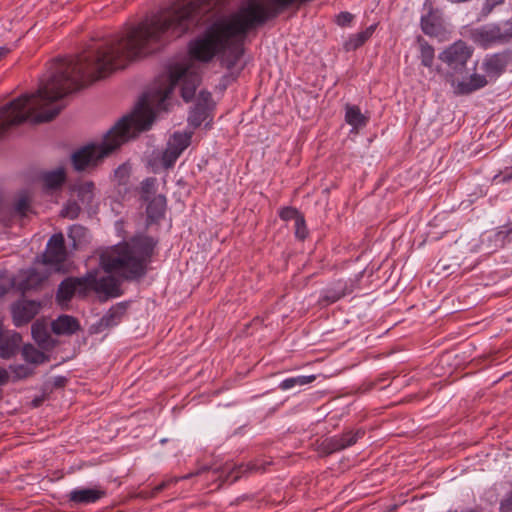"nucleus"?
<instances>
[{"instance_id":"1","label":"nucleus","mask_w":512,"mask_h":512,"mask_svg":"<svg viewBox=\"0 0 512 512\" xmlns=\"http://www.w3.org/2000/svg\"><path fill=\"white\" fill-rule=\"evenodd\" d=\"M226 0H189L173 5L145 18L127 31L94 41L77 56L54 60L47 79L38 90L22 94L0 108V139L15 125L30 119L33 123L53 120L63 109L53 105L129 63L162 49L179 38Z\"/></svg>"},{"instance_id":"2","label":"nucleus","mask_w":512,"mask_h":512,"mask_svg":"<svg viewBox=\"0 0 512 512\" xmlns=\"http://www.w3.org/2000/svg\"><path fill=\"white\" fill-rule=\"evenodd\" d=\"M153 115L145 101L136 105L134 111L122 117L104 135L101 143L88 144L72 154V165L77 171L95 167L102 159L118 149L123 143L150 129Z\"/></svg>"},{"instance_id":"3","label":"nucleus","mask_w":512,"mask_h":512,"mask_svg":"<svg viewBox=\"0 0 512 512\" xmlns=\"http://www.w3.org/2000/svg\"><path fill=\"white\" fill-rule=\"evenodd\" d=\"M158 240L140 234L129 241L115 245L100 256V264L107 273H117L127 281L144 277L148 271Z\"/></svg>"},{"instance_id":"4","label":"nucleus","mask_w":512,"mask_h":512,"mask_svg":"<svg viewBox=\"0 0 512 512\" xmlns=\"http://www.w3.org/2000/svg\"><path fill=\"white\" fill-rule=\"evenodd\" d=\"M199 83L200 75L197 72L187 66L175 65L170 69L166 85L144 94L138 104L145 101L154 120L156 112L168 110L167 100L177 85L181 84V96L185 102H189L193 99Z\"/></svg>"},{"instance_id":"5","label":"nucleus","mask_w":512,"mask_h":512,"mask_svg":"<svg viewBox=\"0 0 512 512\" xmlns=\"http://www.w3.org/2000/svg\"><path fill=\"white\" fill-rule=\"evenodd\" d=\"M473 48L466 42L458 40L439 54V59L448 67V77L455 85V77L466 73V64L472 57Z\"/></svg>"},{"instance_id":"6","label":"nucleus","mask_w":512,"mask_h":512,"mask_svg":"<svg viewBox=\"0 0 512 512\" xmlns=\"http://www.w3.org/2000/svg\"><path fill=\"white\" fill-rule=\"evenodd\" d=\"M85 282L86 294L94 291L104 299L116 298L122 295L121 283L112 275L99 276L98 271H89L83 276Z\"/></svg>"},{"instance_id":"7","label":"nucleus","mask_w":512,"mask_h":512,"mask_svg":"<svg viewBox=\"0 0 512 512\" xmlns=\"http://www.w3.org/2000/svg\"><path fill=\"white\" fill-rule=\"evenodd\" d=\"M423 10L425 13L420 20L423 33L430 37L442 38L446 34V28L441 10L434 8L431 0H425Z\"/></svg>"},{"instance_id":"8","label":"nucleus","mask_w":512,"mask_h":512,"mask_svg":"<svg viewBox=\"0 0 512 512\" xmlns=\"http://www.w3.org/2000/svg\"><path fill=\"white\" fill-rule=\"evenodd\" d=\"M364 435L365 430L362 428L346 430L341 435H335L323 440L320 444V450L326 455L333 454L353 446L359 439L363 438Z\"/></svg>"},{"instance_id":"9","label":"nucleus","mask_w":512,"mask_h":512,"mask_svg":"<svg viewBox=\"0 0 512 512\" xmlns=\"http://www.w3.org/2000/svg\"><path fill=\"white\" fill-rule=\"evenodd\" d=\"M512 65V51H504L486 55L482 63V69L491 80L498 79Z\"/></svg>"},{"instance_id":"10","label":"nucleus","mask_w":512,"mask_h":512,"mask_svg":"<svg viewBox=\"0 0 512 512\" xmlns=\"http://www.w3.org/2000/svg\"><path fill=\"white\" fill-rule=\"evenodd\" d=\"M106 496V489L101 485H95L94 487H80L71 490L67 494V500L71 505H89Z\"/></svg>"},{"instance_id":"11","label":"nucleus","mask_w":512,"mask_h":512,"mask_svg":"<svg viewBox=\"0 0 512 512\" xmlns=\"http://www.w3.org/2000/svg\"><path fill=\"white\" fill-rule=\"evenodd\" d=\"M67 251L65 240L62 233L53 234L47 242L45 252L43 253V263L61 264L66 260Z\"/></svg>"},{"instance_id":"12","label":"nucleus","mask_w":512,"mask_h":512,"mask_svg":"<svg viewBox=\"0 0 512 512\" xmlns=\"http://www.w3.org/2000/svg\"><path fill=\"white\" fill-rule=\"evenodd\" d=\"M212 109V95L208 91H200L195 106L188 116V123L193 128H198L210 116Z\"/></svg>"},{"instance_id":"13","label":"nucleus","mask_w":512,"mask_h":512,"mask_svg":"<svg viewBox=\"0 0 512 512\" xmlns=\"http://www.w3.org/2000/svg\"><path fill=\"white\" fill-rule=\"evenodd\" d=\"M78 293L79 296H86L85 282L82 277H68L58 286L56 292V301L59 304L69 302L73 296Z\"/></svg>"},{"instance_id":"14","label":"nucleus","mask_w":512,"mask_h":512,"mask_svg":"<svg viewBox=\"0 0 512 512\" xmlns=\"http://www.w3.org/2000/svg\"><path fill=\"white\" fill-rule=\"evenodd\" d=\"M507 29L505 35L502 34L498 26L481 27L472 32L474 42L487 47L488 45L502 40L504 37L512 36V21L506 23Z\"/></svg>"},{"instance_id":"15","label":"nucleus","mask_w":512,"mask_h":512,"mask_svg":"<svg viewBox=\"0 0 512 512\" xmlns=\"http://www.w3.org/2000/svg\"><path fill=\"white\" fill-rule=\"evenodd\" d=\"M40 304L36 301L25 300L14 305L12 315L14 324L19 327L29 323L39 312Z\"/></svg>"},{"instance_id":"16","label":"nucleus","mask_w":512,"mask_h":512,"mask_svg":"<svg viewBox=\"0 0 512 512\" xmlns=\"http://www.w3.org/2000/svg\"><path fill=\"white\" fill-rule=\"evenodd\" d=\"M124 314V307L117 305L110 308L97 322L91 327L93 333H99L105 329L118 325Z\"/></svg>"},{"instance_id":"17","label":"nucleus","mask_w":512,"mask_h":512,"mask_svg":"<svg viewBox=\"0 0 512 512\" xmlns=\"http://www.w3.org/2000/svg\"><path fill=\"white\" fill-rule=\"evenodd\" d=\"M51 328L56 335H72L80 330V324L73 316L61 315L52 322Z\"/></svg>"},{"instance_id":"18","label":"nucleus","mask_w":512,"mask_h":512,"mask_svg":"<svg viewBox=\"0 0 512 512\" xmlns=\"http://www.w3.org/2000/svg\"><path fill=\"white\" fill-rule=\"evenodd\" d=\"M147 202V220L149 223H156L164 217L167 205L166 197L159 194L150 198Z\"/></svg>"},{"instance_id":"19","label":"nucleus","mask_w":512,"mask_h":512,"mask_svg":"<svg viewBox=\"0 0 512 512\" xmlns=\"http://www.w3.org/2000/svg\"><path fill=\"white\" fill-rule=\"evenodd\" d=\"M46 278L47 276L44 273L39 272L35 268H29L22 272L19 288L23 292L37 289L42 285Z\"/></svg>"},{"instance_id":"20","label":"nucleus","mask_w":512,"mask_h":512,"mask_svg":"<svg viewBox=\"0 0 512 512\" xmlns=\"http://www.w3.org/2000/svg\"><path fill=\"white\" fill-rule=\"evenodd\" d=\"M488 84L487 76L474 73L467 81H460L455 86L456 93L468 95L476 90L485 87Z\"/></svg>"},{"instance_id":"21","label":"nucleus","mask_w":512,"mask_h":512,"mask_svg":"<svg viewBox=\"0 0 512 512\" xmlns=\"http://www.w3.org/2000/svg\"><path fill=\"white\" fill-rule=\"evenodd\" d=\"M345 121L352 126L353 129L358 130L367 125L369 116L361 113L357 105L346 104L345 106Z\"/></svg>"},{"instance_id":"22","label":"nucleus","mask_w":512,"mask_h":512,"mask_svg":"<svg viewBox=\"0 0 512 512\" xmlns=\"http://www.w3.org/2000/svg\"><path fill=\"white\" fill-rule=\"evenodd\" d=\"M65 179L66 174L62 168L47 172L42 176L44 187L49 190H54L61 187L65 182Z\"/></svg>"},{"instance_id":"23","label":"nucleus","mask_w":512,"mask_h":512,"mask_svg":"<svg viewBox=\"0 0 512 512\" xmlns=\"http://www.w3.org/2000/svg\"><path fill=\"white\" fill-rule=\"evenodd\" d=\"M420 50L421 64L427 68H431L435 58V50L423 37L417 38Z\"/></svg>"},{"instance_id":"24","label":"nucleus","mask_w":512,"mask_h":512,"mask_svg":"<svg viewBox=\"0 0 512 512\" xmlns=\"http://www.w3.org/2000/svg\"><path fill=\"white\" fill-rule=\"evenodd\" d=\"M13 211L16 215L25 217L27 213L32 212L31 196L28 191H21L16 200Z\"/></svg>"},{"instance_id":"25","label":"nucleus","mask_w":512,"mask_h":512,"mask_svg":"<svg viewBox=\"0 0 512 512\" xmlns=\"http://www.w3.org/2000/svg\"><path fill=\"white\" fill-rule=\"evenodd\" d=\"M191 133H180L175 132L168 142V146L172 149H176L181 154L191 143Z\"/></svg>"},{"instance_id":"26","label":"nucleus","mask_w":512,"mask_h":512,"mask_svg":"<svg viewBox=\"0 0 512 512\" xmlns=\"http://www.w3.org/2000/svg\"><path fill=\"white\" fill-rule=\"evenodd\" d=\"M315 379V375L290 377L283 380L280 383L279 388L282 390H289L295 386H304L312 383Z\"/></svg>"},{"instance_id":"27","label":"nucleus","mask_w":512,"mask_h":512,"mask_svg":"<svg viewBox=\"0 0 512 512\" xmlns=\"http://www.w3.org/2000/svg\"><path fill=\"white\" fill-rule=\"evenodd\" d=\"M210 470V467L207 466V465H204V466H201L199 469H197L195 472H191V473H188L184 476H181V477H176V478H173V479H170L168 481H163L162 483H160L159 485H157L155 488H154V493H159L161 492L162 490H164L166 487H168L171 483H177L179 480H186V479H190L194 476H198V475H201L202 473L206 472V471H209Z\"/></svg>"},{"instance_id":"28","label":"nucleus","mask_w":512,"mask_h":512,"mask_svg":"<svg viewBox=\"0 0 512 512\" xmlns=\"http://www.w3.org/2000/svg\"><path fill=\"white\" fill-rule=\"evenodd\" d=\"M210 470V467L207 466V465H204V466H201L199 469H197L195 472H191V473H188L184 476H181V477H176V478H173V479H170L168 481H163L162 483H160L159 485H157L155 488H154V493H159L161 492L162 490H164L166 487H168L171 483H177L179 480H186V479H190L194 476H198V475H201L202 473L206 472V471H209Z\"/></svg>"},{"instance_id":"29","label":"nucleus","mask_w":512,"mask_h":512,"mask_svg":"<svg viewBox=\"0 0 512 512\" xmlns=\"http://www.w3.org/2000/svg\"><path fill=\"white\" fill-rule=\"evenodd\" d=\"M375 25L367 27L364 31L355 34L349 40V45L353 49H357L362 46L374 33Z\"/></svg>"},{"instance_id":"30","label":"nucleus","mask_w":512,"mask_h":512,"mask_svg":"<svg viewBox=\"0 0 512 512\" xmlns=\"http://www.w3.org/2000/svg\"><path fill=\"white\" fill-rule=\"evenodd\" d=\"M22 355L27 362L35 364L41 363L44 359V354L31 344L23 346Z\"/></svg>"},{"instance_id":"31","label":"nucleus","mask_w":512,"mask_h":512,"mask_svg":"<svg viewBox=\"0 0 512 512\" xmlns=\"http://www.w3.org/2000/svg\"><path fill=\"white\" fill-rule=\"evenodd\" d=\"M157 179L148 177L141 182V199L148 201L156 191Z\"/></svg>"},{"instance_id":"32","label":"nucleus","mask_w":512,"mask_h":512,"mask_svg":"<svg viewBox=\"0 0 512 512\" xmlns=\"http://www.w3.org/2000/svg\"><path fill=\"white\" fill-rule=\"evenodd\" d=\"M181 153L176 149H172L167 145V148L163 152L162 155V164L165 168H171L177 159L180 157Z\"/></svg>"},{"instance_id":"33","label":"nucleus","mask_w":512,"mask_h":512,"mask_svg":"<svg viewBox=\"0 0 512 512\" xmlns=\"http://www.w3.org/2000/svg\"><path fill=\"white\" fill-rule=\"evenodd\" d=\"M346 295L345 289L338 288V289H328L324 296L321 299L322 303L325 304H332L337 302L339 299L344 297Z\"/></svg>"},{"instance_id":"34","label":"nucleus","mask_w":512,"mask_h":512,"mask_svg":"<svg viewBox=\"0 0 512 512\" xmlns=\"http://www.w3.org/2000/svg\"><path fill=\"white\" fill-rule=\"evenodd\" d=\"M94 184L92 182H86L78 188V197L83 203H91L93 199Z\"/></svg>"},{"instance_id":"35","label":"nucleus","mask_w":512,"mask_h":512,"mask_svg":"<svg viewBox=\"0 0 512 512\" xmlns=\"http://www.w3.org/2000/svg\"><path fill=\"white\" fill-rule=\"evenodd\" d=\"M81 207L75 201L68 202L62 209L61 215L69 219H76L79 216Z\"/></svg>"},{"instance_id":"36","label":"nucleus","mask_w":512,"mask_h":512,"mask_svg":"<svg viewBox=\"0 0 512 512\" xmlns=\"http://www.w3.org/2000/svg\"><path fill=\"white\" fill-rule=\"evenodd\" d=\"M301 216H303V215L294 207H284L279 212V217L283 221H289V220L296 221Z\"/></svg>"},{"instance_id":"37","label":"nucleus","mask_w":512,"mask_h":512,"mask_svg":"<svg viewBox=\"0 0 512 512\" xmlns=\"http://www.w3.org/2000/svg\"><path fill=\"white\" fill-rule=\"evenodd\" d=\"M308 235L304 216L299 217L295 222V236L299 240H304Z\"/></svg>"},{"instance_id":"38","label":"nucleus","mask_w":512,"mask_h":512,"mask_svg":"<svg viewBox=\"0 0 512 512\" xmlns=\"http://www.w3.org/2000/svg\"><path fill=\"white\" fill-rule=\"evenodd\" d=\"M31 330H32V336L35 339V341H37L38 343H43L46 341L48 335H47L45 329L43 328V326H41L38 323H34L32 325Z\"/></svg>"},{"instance_id":"39","label":"nucleus","mask_w":512,"mask_h":512,"mask_svg":"<svg viewBox=\"0 0 512 512\" xmlns=\"http://www.w3.org/2000/svg\"><path fill=\"white\" fill-rule=\"evenodd\" d=\"M242 471H243V467L242 466L233 467L225 475V478L222 480V483L227 482V481H230L231 483L236 482L240 478Z\"/></svg>"},{"instance_id":"40","label":"nucleus","mask_w":512,"mask_h":512,"mask_svg":"<svg viewBox=\"0 0 512 512\" xmlns=\"http://www.w3.org/2000/svg\"><path fill=\"white\" fill-rule=\"evenodd\" d=\"M499 510L500 512H512V490L500 501Z\"/></svg>"},{"instance_id":"41","label":"nucleus","mask_w":512,"mask_h":512,"mask_svg":"<svg viewBox=\"0 0 512 512\" xmlns=\"http://www.w3.org/2000/svg\"><path fill=\"white\" fill-rule=\"evenodd\" d=\"M353 18L354 16L350 12H340L336 17V23L339 26L345 27L352 22Z\"/></svg>"},{"instance_id":"42","label":"nucleus","mask_w":512,"mask_h":512,"mask_svg":"<svg viewBox=\"0 0 512 512\" xmlns=\"http://www.w3.org/2000/svg\"><path fill=\"white\" fill-rule=\"evenodd\" d=\"M494 180L497 182H508L512 180V167L505 168L499 174L495 175Z\"/></svg>"},{"instance_id":"43","label":"nucleus","mask_w":512,"mask_h":512,"mask_svg":"<svg viewBox=\"0 0 512 512\" xmlns=\"http://www.w3.org/2000/svg\"><path fill=\"white\" fill-rule=\"evenodd\" d=\"M501 2L502 0H486L482 7V15L487 16L492 12L493 8Z\"/></svg>"},{"instance_id":"44","label":"nucleus","mask_w":512,"mask_h":512,"mask_svg":"<svg viewBox=\"0 0 512 512\" xmlns=\"http://www.w3.org/2000/svg\"><path fill=\"white\" fill-rule=\"evenodd\" d=\"M450 268H451V266L445 264L442 260H439L435 266V269L437 270L438 274L443 273L446 276L450 275L454 272V271L450 270Z\"/></svg>"},{"instance_id":"45","label":"nucleus","mask_w":512,"mask_h":512,"mask_svg":"<svg viewBox=\"0 0 512 512\" xmlns=\"http://www.w3.org/2000/svg\"><path fill=\"white\" fill-rule=\"evenodd\" d=\"M84 233V228L80 225H73L71 228H70V231H69V237L70 238H73V241L75 242V237L76 236H82Z\"/></svg>"},{"instance_id":"46","label":"nucleus","mask_w":512,"mask_h":512,"mask_svg":"<svg viewBox=\"0 0 512 512\" xmlns=\"http://www.w3.org/2000/svg\"><path fill=\"white\" fill-rule=\"evenodd\" d=\"M9 52L10 50L7 47H0V59L5 57Z\"/></svg>"},{"instance_id":"47","label":"nucleus","mask_w":512,"mask_h":512,"mask_svg":"<svg viewBox=\"0 0 512 512\" xmlns=\"http://www.w3.org/2000/svg\"><path fill=\"white\" fill-rule=\"evenodd\" d=\"M505 228H506V231H501L500 233L509 234L510 232H512V222L509 223L508 225H506Z\"/></svg>"},{"instance_id":"48","label":"nucleus","mask_w":512,"mask_h":512,"mask_svg":"<svg viewBox=\"0 0 512 512\" xmlns=\"http://www.w3.org/2000/svg\"><path fill=\"white\" fill-rule=\"evenodd\" d=\"M447 512H457V510H449V511H447Z\"/></svg>"}]
</instances>
